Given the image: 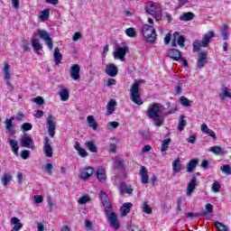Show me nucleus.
Wrapping results in <instances>:
<instances>
[{
    "label": "nucleus",
    "instance_id": "5fc2aeb1",
    "mask_svg": "<svg viewBox=\"0 0 231 231\" xmlns=\"http://www.w3.org/2000/svg\"><path fill=\"white\" fill-rule=\"evenodd\" d=\"M32 102L38 104V106H42V104H44V98H42V97H37L32 99Z\"/></svg>",
    "mask_w": 231,
    "mask_h": 231
},
{
    "label": "nucleus",
    "instance_id": "6ab92c4d",
    "mask_svg": "<svg viewBox=\"0 0 231 231\" xmlns=\"http://www.w3.org/2000/svg\"><path fill=\"white\" fill-rule=\"evenodd\" d=\"M139 174L141 176V183H143V185H147V183H149V173L147 172V168L142 166Z\"/></svg>",
    "mask_w": 231,
    "mask_h": 231
},
{
    "label": "nucleus",
    "instance_id": "bf43d9fd",
    "mask_svg": "<svg viewBox=\"0 0 231 231\" xmlns=\"http://www.w3.org/2000/svg\"><path fill=\"white\" fill-rule=\"evenodd\" d=\"M33 199H34V203L36 204L42 203V201H44V199L41 195L34 196Z\"/></svg>",
    "mask_w": 231,
    "mask_h": 231
},
{
    "label": "nucleus",
    "instance_id": "e2e57ef3",
    "mask_svg": "<svg viewBox=\"0 0 231 231\" xmlns=\"http://www.w3.org/2000/svg\"><path fill=\"white\" fill-rule=\"evenodd\" d=\"M115 163L118 169H122V167H124V161H122V159H116Z\"/></svg>",
    "mask_w": 231,
    "mask_h": 231
},
{
    "label": "nucleus",
    "instance_id": "69168bd1",
    "mask_svg": "<svg viewBox=\"0 0 231 231\" xmlns=\"http://www.w3.org/2000/svg\"><path fill=\"white\" fill-rule=\"evenodd\" d=\"M181 83H178L177 86L175 87V93H177V95L181 94Z\"/></svg>",
    "mask_w": 231,
    "mask_h": 231
},
{
    "label": "nucleus",
    "instance_id": "2f4dec72",
    "mask_svg": "<svg viewBox=\"0 0 231 231\" xmlns=\"http://www.w3.org/2000/svg\"><path fill=\"white\" fill-rule=\"evenodd\" d=\"M54 64L58 66L60 64V60H62V54L60 53V50L59 48L54 49Z\"/></svg>",
    "mask_w": 231,
    "mask_h": 231
},
{
    "label": "nucleus",
    "instance_id": "09e8293b",
    "mask_svg": "<svg viewBox=\"0 0 231 231\" xmlns=\"http://www.w3.org/2000/svg\"><path fill=\"white\" fill-rule=\"evenodd\" d=\"M89 200H90L89 196L85 195L79 198V199L78 200V203H79V205H86V203H88Z\"/></svg>",
    "mask_w": 231,
    "mask_h": 231
},
{
    "label": "nucleus",
    "instance_id": "c85d7f7f",
    "mask_svg": "<svg viewBox=\"0 0 231 231\" xmlns=\"http://www.w3.org/2000/svg\"><path fill=\"white\" fill-rule=\"evenodd\" d=\"M171 143V138L164 139L162 142L161 152L162 156H165L167 151L169 150V144Z\"/></svg>",
    "mask_w": 231,
    "mask_h": 231
},
{
    "label": "nucleus",
    "instance_id": "1a4fd4ad",
    "mask_svg": "<svg viewBox=\"0 0 231 231\" xmlns=\"http://www.w3.org/2000/svg\"><path fill=\"white\" fill-rule=\"evenodd\" d=\"M20 143L22 147H26L27 149H32V151H35V143H33V138L30 135L23 136Z\"/></svg>",
    "mask_w": 231,
    "mask_h": 231
},
{
    "label": "nucleus",
    "instance_id": "f704fd0d",
    "mask_svg": "<svg viewBox=\"0 0 231 231\" xmlns=\"http://www.w3.org/2000/svg\"><path fill=\"white\" fill-rule=\"evenodd\" d=\"M195 15L193 13L191 12H188V13H184L180 16V21H192V19H194Z\"/></svg>",
    "mask_w": 231,
    "mask_h": 231
},
{
    "label": "nucleus",
    "instance_id": "20e7f679",
    "mask_svg": "<svg viewBox=\"0 0 231 231\" xmlns=\"http://www.w3.org/2000/svg\"><path fill=\"white\" fill-rule=\"evenodd\" d=\"M129 53V47L123 43L121 45H117L113 52V57L116 60H121V62H125V55Z\"/></svg>",
    "mask_w": 231,
    "mask_h": 231
},
{
    "label": "nucleus",
    "instance_id": "de8ad7c7",
    "mask_svg": "<svg viewBox=\"0 0 231 231\" xmlns=\"http://www.w3.org/2000/svg\"><path fill=\"white\" fill-rule=\"evenodd\" d=\"M125 33L127 35V37H132V38H134L136 37V31L134 30V28H128L125 30Z\"/></svg>",
    "mask_w": 231,
    "mask_h": 231
},
{
    "label": "nucleus",
    "instance_id": "ea45409f",
    "mask_svg": "<svg viewBox=\"0 0 231 231\" xmlns=\"http://www.w3.org/2000/svg\"><path fill=\"white\" fill-rule=\"evenodd\" d=\"M185 118L184 116H180L179 124H178V130L179 131H183L185 129V125H187V120L183 119Z\"/></svg>",
    "mask_w": 231,
    "mask_h": 231
},
{
    "label": "nucleus",
    "instance_id": "4468645a",
    "mask_svg": "<svg viewBox=\"0 0 231 231\" xmlns=\"http://www.w3.org/2000/svg\"><path fill=\"white\" fill-rule=\"evenodd\" d=\"M47 129L50 136L53 138V136H55L56 126H55V118L51 115H49L47 116Z\"/></svg>",
    "mask_w": 231,
    "mask_h": 231
},
{
    "label": "nucleus",
    "instance_id": "6e6552de",
    "mask_svg": "<svg viewBox=\"0 0 231 231\" xmlns=\"http://www.w3.org/2000/svg\"><path fill=\"white\" fill-rule=\"evenodd\" d=\"M196 187H198V179L196 178V176H193L190 181L188 183V186L186 189V194L188 198H192V194H194V191L196 190Z\"/></svg>",
    "mask_w": 231,
    "mask_h": 231
},
{
    "label": "nucleus",
    "instance_id": "680f3d73",
    "mask_svg": "<svg viewBox=\"0 0 231 231\" xmlns=\"http://www.w3.org/2000/svg\"><path fill=\"white\" fill-rule=\"evenodd\" d=\"M79 156H81V158H86V156H88V152L84 149V148H80L78 151Z\"/></svg>",
    "mask_w": 231,
    "mask_h": 231
},
{
    "label": "nucleus",
    "instance_id": "052dcab7",
    "mask_svg": "<svg viewBox=\"0 0 231 231\" xmlns=\"http://www.w3.org/2000/svg\"><path fill=\"white\" fill-rule=\"evenodd\" d=\"M85 226L88 230H93V223L89 219L85 220Z\"/></svg>",
    "mask_w": 231,
    "mask_h": 231
},
{
    "label": "nucleus",
    "instance_id": "9d476101",
    "mask_svg": "<svg viewBox=\"0 0 231 231\" xmlns=\"http://www.w3.org/2000/svg\"><path fill=\"white\" fill-rule=\"evenodd\" d=\"M50 138L44 137L43 139V152L47 158H53V148L50 143Z\"/></svg>",
    "mask_w": 231,
    "mask_h": 231
},
{
    "label": "nucleus",
    "instance_id": "5701e85b",
    "mask_svg": "<svg viewBox=\"0 0 231 231\" xmlns=\"http://www.w3.org/2000/svg\"><path fill=\"white\" fill-rule=\"evenodd\" d=\"M8 143L12 147L14 154L19 156V142L15 139H8Z\"/></svg>",
    "mask_w": 231,
    "mask_h": 231
},
{
    "label": "nucleus",
    "instance_id": "f3484780",
    "mask_svg": "<svg viewBox=\"0 0 231 231\" xmlns=\"http://www.w3.org/2000/svg\"><path fill=\"white\" fill-rule=\"evenodd\" d=\"M105 73H106L108 77L115 78L118 75V67H116L115 63H108L106 66Z\"/></svg>",
    "mask_w": 231,
    "mask_h": 231
},
{
    "label": "nucleus",
    "instance_id": "f8f14e48",
    "mask_svg": "<svg viewBox=\"0 0 231 231\" xmlns=\"http://www.w3.org/2000/svg\"><path fill=\"white\" fill-rule=\"evenodd\" d=\"M99 198L103 207H105V210H111L113 206L111 205V200H109V197L104 190L99 191Z\"/></svg>",
    "mask_w": 231,
    "mask_h": 231
},
{
    "label": "nucleus",
    "instance_id": "a18cd8bd",
    "mask_svg": "<svg viewBox=\"0 0 231 231\" xmlns=\"http://www.w3.org/2000/svg\"><path fill=\"white\" fill-rule=\"evenodd\" d=\"M215 226H217L218 231H228V227L221 222H215Z\"/></svg>",
    "mask_w": 231,
    "mask_h": 231
},
{
    "label": "nucleus",
    "instance_id": "79ce46f5",
    "mask_svg": "<svg viewBox=\"0 0 231 231\" xmlns=\"http://www.w3.org/2000/svg\"><path fill=\"white\" fill-rule=\"evenodd\" d=\"M210 152H213V154H223V148L219 146H212L209 148Z\"/></svg>",
    "mask_w": 231,
    "mask_h": 231
},
{
    "label": "nucleus",
    "instance_id": "8fccbe9b",
    "mask_svg": "<svg viewBox=\"0 0 231 231\" xmlns=\"http://www.w3.org/2000/svg\"><path fill=\"white\" fill-rule=\"evenodd\" d=\"M205 208H206L207 211L203 212L202 216H207V214H208V212L209 213L212 212V210H214V206L210 203H207L205 205Z\"/></svg>",
    "mask_w": 231,
    "mask_h": 231
},
{
    "label": "nucleus",
    "instance_id": "c9c22d12",
    "mask_svg": "<svg viewBox=\"0 0 231 231\" xmlns=\"http://www.w3.org/2000/svg\"><path fill=\"white\" fill-rule=\"evenodd\" d=\"M220 33H221L224 41L228 40V24L222 25V27L220 28Z\"/></svg>",
    "mask_w": 231,
    "mask_h": 231
},
{
    "label": "nucleus",
    "instance_id": "f257e3e1",
    "mask_svg": "<svg viewBox=\"0 0 231 231\" xmlns=\"http://www.w3.org/2000/svg\"><path fill=\"white\" fill-rule=\"evenodd\" d=\"M148 118L153 120L154 125L162 127L163 125V114L162 113V106L158 103H153L146 111Z\"/></svg>",
    "mask_w": 231,
    "mask_h": 231
},
{
    "label": "nucleus",
    "instance_id": "c756f323",
    "mask_svg": "<svg viewBox=\"0 0 231 231\" xmlns=\"http://www.w3.org/2000/svg\"><path fill=\"white\" fill-rule=\"evenodd\" d=\"M198 159H193L189 161L187 164V172H193L196 167H198Z\"/></svg>",
    "mask_w": 231,
    "mask_h": 231
},
{
    "label": "nucleus",
    "instance_id": "864d4df0",
    "mask_svg": "<svg viewBox=\"0 0 231 231\" xmlns=\"http://www.w3.org/2000/svg\"><path fill=\"white\" fill-rule=\"evenodd\" d=\"M221 189V184L219 182L215 181L211 186V190L213 192H217Z\"/></svg>",
    "mask_w": 231,
    "mask_h": 231
},
{
    "label": "nucleus",
    "instance_id": "a211bd4d",
    "mask_svg": "<svg viewBox=\"0 0 231 231\" xmlns=\"http://www.w3.org/2000/svg\"><path fill=\"white\" fill-rule=\"evenodd\" d=\"M213 37H216V33L213 31H209L203 36L200 46L202 48H207L208 44H210V41L213 39Z\"/></svg>",
    "mask_w": 231,
    "mask_h": 231
},
{
    "label": "nucleus",
    "instance_id": "bb28decb",
    "mask_svg": "<svg viewBox=\"0 0 231 231\" xmlns=\"http://www.w3.org/2000/svg\"><path fill=\"white\" fill-rule=\"evenodd\" d=\"M116 106V100L110 99L106 105V115H113L115 113Z\"/></svg>",
    "mask_w": 231,
    "mask_h": 231
},
{
    "label": "nucleus",
    "instance_id": "4c0bfd02",
    "mask_svg": "<svg viewBox=\"0 0 231 231\" xmlns=\"http://www.w3.org/2000/svg\"><path fill=\"white\" fill-rule=\"evenodd\" d=\"M86 147H88V151H90V152H97L98 148H97V145H95V142L94 141H88L85 143Z\"/></svg>",
    "mask_w": 231,
    "mask_h": 231
},
{
    "label": "nucleus",
    "instance_id": "ddd939ff",
    "mask_svg": "<svg viewBox=\"0 0 231 231\" xmlns=\"http://www.w3.org/2000/svg\"><path fill=\"white\" fill-rule=\"evenodd\" d=\"M93 172H95V169H93V167L84 168L79 170V178L86 181V180H89V178L93 176Z\"/></svg>",
    "mask_w": 231,
    "mask_h": 231
},
{
    "label": "nucleus",
    "instance_id": "49530a36",
    "mask_svg": "<svg viewBox=\"0 0 231 231\" xmlns=\"http://www.w3.org/2000/svg\"><path fill=\"white\" fill-rule=\"evenodd\" d=\"M180 102L184 107H190V101H189V98L182 96L180 97Z\"/></svg>",
    "mask_w": 231,
    "mask_h": 231
},
{
    "label": "nucleus",
    "instance_id": "39448f33",
    "mask_svg": "<svg viewBox=\"0 0 231 231\" xmlns=\"http://www.w3.org/2000/svg\"><path fill=\"white\" fill-rule=\"evenodd\" d=\"M130 98L134 104L142 106L143 101L140 98V81H135L130 89Z\"/></svg>",
    "mask_w": 231,
    "mask_h": 231
},
{
    "label": "nucleus",
    "instance_id": "603ef678",
    "mask_svg": "<svg viewBox=\"0 0 231 231\" xmlns=\"http://www.w3.org/2000/svg\"><path fill=\"white\" fill-rule=\"evenodd\" d=\"M33 127V125H32V124L30 123H23L21 126V130L22 131H32V128Z\"/></svg>",
    "mask_w": 231,
    "mask_h": 231
},
{
    "label": "nucleus",
    "instance_id": "f03ea898",
    "mask_svg": "<svg viewBox=\"0 0 231 231\" xmlns=\"http://www.w3.org/2000/svg\"><path fill=\"white\" fill-rule=\"evenodd\" d=\"M147 14L152 15L157 21H162V5L156 2H147L144 6Z\"/></svg>",
    "mask_w": 231,
    "mask_h": 231
},
{
    "label": "nucleus",
    "instance_id": "338daca9",
    "mask_svg": "<svg viewBox=\"0 0 231 231\" xmlns=\"http://www.w3.org/2000/svg\"><path fill=\"white\" fill-rule=\"evenodd\" d=\"M13 8H15V10L19 9L20 4L19 0H11Z\"/></svg>",
    "mask_w": 231,
    "mask_h": 231
},
{
    "label": "nucleus",
    "instance_id": "7c9ffc66",
    "mask_svg": "<svg viewBox=\"0 0 231 231\" xmlns=\"http://www.w3.org/2000/svg\"><path fill=\"white\" fill-rule=\"evenodd\" d=\"M31 41L34 51H41V50H42V44H41V41L39 39L32 38Z\"/></svg>",
    "mask_w": 231,
    "mask_h": 231
},
{
    "label": "nucleus",
    "instance_id": "3c124183",
    "mask_svg": "<svg viewBox=\"0 0 231 231\" xmlns=\"http://www.w3.org/2000/svg\"><path fill=\"white\" fill-rule=\"evenodd\" d=\"M143 212H144V214H152V208H151V207L144 202L143 206Z\"/></svg>",
    "mask_w": 231,
    "mask_h": 231
},
{
    "label": "nucleus",
    "instance_id": "a19ab883",
    "mask_svg": "<svg viewBox=\"0 0 231 231\" xmlns=\"http://www.w3.org/2000/svg\"><path fill=\"white\" fill-rule=\"evenodd\" d=\"M220 171L223 172V174L229 176V174H231V166L228 164H224L220 167Z\"/></svg>",
    "mask_w": 231,
    "mask_h": 231
},
{
    "label": "nucleus",
    "instance_id": "dca6fc26",
    "mask_svg": "<svg viewBox=\"0 0 231 231\" xmlns=\"http://www.w3.org/2000/svg\"><path fill=\"white\" fill-rule=\"evenodd\" d=\"M69 75L72 80H79L80 79V65L75 64L69 69Z\"/></svg>",
    "mask_w": 231,
    "mask_h": 231
},
{
    "label": "nucleus",
    "instance_id": "72a5a7b5",
    "mask_svg": "<svg viewBox=\"0 0 231 231\" xmlns=\"http://www.w3.org/2000/svg\"><path fill=\"white\" fill-rule=\"evenodd\" d=\"M87 121L88 123L89 127H91L93 131H97L98 125L97 124V121H95V117L93 116H88L87 117Z\"/></svg>",
    "mask_w": 231,
    "mask_h": 231
},
{
    "label": "nucleus",
    "instance_id": "37998d69",
    "mask_svg": "<svg viewBox=\"0 0 231 231\" xmlns=\"http://www.w3.org/2000/svg\"><path fill=\"white\" fill-rule=\"evenodd\" d=\"M50 17V9H45L41 13L40 19L41 21H48Z\"/></svg>",
    "mask_w": 231,
    "mask_h": 231
},
{
    "label": "nucleus",
    "instance_id": "13d9d810",
    "mask_svg": "<svg viewBox=\"0 0 231 231\" xmlns=\"http://www.w3.org/2000/svg\"><path fill=\"white\" fill-rule=\"evenodd\" d=\"M29 156H30V151L28 150L22 151L21 158H23V160H28Z\"/></svg>",
    "mask_w": 231,
    "mask_h": 231
},
{
    "label": "nucleus",
    "instance_id": "0eeeda50",
    "mask_svg": "<svg viewBox=\"0 0 231 231\" xmlns=\"http://www.w3.org/2000/svg\"><path fill=\"white\" fill-rule=\"evenodd\" d=\"M38 35L40 39H42V41H44L49 50H53V40H51V36H50V32L44 30H38Z\"/></svg>",
    "mask_w": 231,
    "mask_h": 231
},
{
    "label": "nucleus",
    "instance_id": "423d86ee",
    "mask_svg": "<svg viewBox=\"0 0 231 231\" xmlns=\"http://www.w3.org/2000/svg\"><path fill=\"white\" fill-rule=\"evenodd\" d=\"M105 213L108 217V223H110V226H112L114 230H118V228H120V222L118 221V217H116V214L109 209H105Z\"/></svg>",
    "mask_w": 231,
    "mask_h": 231
},
{
    "label": "nucleus",
    "instance_id": "aec40b11",
    "mask_svg": "<svg viewBox=\"0 0 231 231\" xmlns=\"http://www.w3.org/2000/svg\"><path fill=\"white\" fill-rule=\"evenodd\" d=\"M131 208H133V203L125 202L123 204V206L120 208L122 217H125V216L131 212Z\"/></svg>",
    "mask_w": 231,
    "mask_h": 231
},
{
    "label": "nucleus",
    "instance_id": "7ed1b4c3",
    "mask_svg": "<svg viewBox=\"0 0 231 231\" xmlns=\"http://www.w3.org/2000/svg\"><path fill=\"white\" fill-rule=\"evenodd\" d=\"M142 35L147 42H154L156 41V29L152 25L145 23L142 26Z\"/></svg>",
    "mask_w": 231,
    "mask_h": 231
},
{
    "label": "nucleus",
    "instance_id": "a878e982",
    "mask_svg": "<svg viewBox=\"0 0 231 231\" xmlns=\"http://www.w3.org/2000/svg\"><path fill=\"white\" fill-rule=\"evenodd\" d=\"M11 223L12 225H14V226L11 231H19L21 230V228H23V224L21 223V219H19L18 217H12Z\"/></svg>",
    "mask_w": 231,
    "mask_h": 231
},
{
    "label": "nucleus",
    "instance_id": "6e6d98bb",
    "mask_svg": "<svg viewBox=\"0 0 231 231\" xmlns=\"http://www.w3.org/2000/svg\"><path fill=\"white\" fill-rule=\"evenodd\" d=\"M48 206L50 208V210H53L57 207V202L55 200H52L51 199H50L48 200Z\"/></svg>",
    "mask_w": 231,
    "mask_h": 231
},
{
    "label": "nucleus",
    "instance_id": "e433bc0d",
    "mask_svg": "<svg viewBox=\"0 0 231 231\" xmlns=\"http://www.w3.org/2000/svg\"><path fill=\"white\" fill-rule=\"evenodd\" d=\"M1 181L4 185V187H7L8 183H10V181H12V174L5 173L1 179Z\"/></svg>",
    "mask_w": 231,
    "mask_h": 231
},
{
    "label": "nucleus",
    "instance_id": "b1692460",
    "mask_svg": "<svg viewBox=\"0 0 231 231\" xmlns=\"http://www.w3.org/2000/svg\"><path fill=\"white\" fill-rule=\"evenodd\" d=\"M221 93L218 94L220 100H225V98H231V92L228 91V88L222 86L220 88Z\"/></svg>",
    "mask_w": 231,
    "mask_h": 231
},
{
    "label": "nucleus",
    "instance_id": "2eb2a0df",
    "mask_svg": "<svg viewBox=\"0 0 231 231\" xmlns=\"http://www.w3.org/2000/svg\"><path fill=\"white\" fill-rule=\"evenodd\" d=\"M14 119L15 118L14 116H12L11 118L6 119L5 121L6 133L8 134H10V136H14V134H15V125H14Z\"/></svg>",
    "mask_w": 231,
    "mask_h": 231
},
{
    "label": "nucleus",
    "instance_id": "412c9836",
    "mask_svg": "<svg viewBox=\"0 0 231 231\" xmlns=\"http://www.w3.org/2000/svg\"><path fill=\"white\" fill-rule=\"evenodd\" d=\"M205 64H207V52H200L197 60V68H205Z\"/></svg>",
    "mask_w": 231,
    "mask_h": 231
},
{
    "label": "nucleus",
    "instance_id": "473e14b6",
    "mask_svg": "<svg viewBox=\"0 0 231 231\" xmlns=\"http://www.w3.org/2000/svg\"><path fill=\"white\" fill-rule=\"evenodd\" d=\"M60 97L62 102H68L69 100V91L66 88H61L60 90Z\"/></svg>",
    "mask_w": 231,
    "mask_h": 231
},
{
    "label": "nucleus",
    "instance_id": "393cba45",
    "mask_svg": "<svg viewBox=\"0 0 231 231\" xmlns=\"http://www.w3.org/2000/svg\"><path fill=\"white\" fill-rule=\"evenodd\" d=\"M97 178L100 181V183H104V181H106V169H104V167L97 168Z\"/></svg>",
    "mask_w": 231,
    "mask_h": 231
},
{
    "label": "nucleus",
    "instance_id": "58836bf2",
    "mask_svg": "<svg viewBox=\"0 0 231 231\" xmlns=\"http://www.w3.org/2000/svg\"><path fill=\"white\" fill-rule=\"evenodd\" d=\"M3 71H4L5 79L10 80L11 79L10 65L8 63H5Z\"/></svg>",
    "mask_w": 231,
    "mask_h": 231
},
{
    "label": "nucleus",
    "instance_id": "cd10ccee",
    "mask_svg": "<svg viewBox=\"0 0 231 231\" xmlns=\"http://www.w3.org/2000/svg\"><path fill=\"white\" fill-rule=\"evenodd\" d=\"M172 171L173 174H178V172L181 171V161L180 160V157L172 162Z\"/></svg>",
    "mask_w": 231,
    "mask_h": 231
},
{
    "label": "nucleus",
    "instance_id": "c03bdc74",
    "mask_svg": "<svg viewBox=\"0 0 231 231\" xmlns=\"http://www.w3.org/2000/svg\"><path fill=\"white\" fill-rule=\"evenodd\" d=\"M42 169L44 172H47V174H51V171H53V164H51V162H48L42 166Z\"/></svg>",
    "mask_w": 231,
    "mask_h": 231
},
{
    "label": "nucleus",
    "instance_id": "774afa93",
    "mask_svg": "<svg viewBox=\"0 0 231 231\" xmlns=\"http://www.w3.org/2000/svg\"><path fill=\"white\" fill-rule=\"evenodd\" d=\"M122 192H125L126 194H133V189L131 187H125V189H122Z\"/></svg>",
    "mask_w": 231,
    "mask_h": 231
},
{
    "label": "nucleus",
    "instance_id": "4be33fe9",
    "mask_svg": "<svg viewBox=\"0 0 231 231\" xmlns=\"http://www.w3.org/2000/svg\"><path fill=\"white\" fill-rule=\"evenodd\" d=\"M168 57L173 60H181V52L178 49H171L168 51Z\"/></svg>",
    "mask_w": 231,
    "mask_h": 231
},
{
    "label": "nucleus",
    "instance_id": "9b49d317",
    "mask_svg": "<svg viewBox=\"0 0 231 231\" xmlns=\"http://www.w3.org/2000/svg\"><path fill=\"white\" fill-rule=\"evenodd\" d=\"M180 45V48L185 47V37L183 35H180V32H176L173 33V40L171 42V46L176 48V46Z\"/></svg>",
    "mask_w": 231,
    "mask_h": 231
},
{
    "label": "nucleus",
    "instance_id": "0e129e2a",
    "mask_svg": "<svg viewBox=\"0 0 231 231\" xmlns=\"http://www.w3.org/2000/svg\"><path fill=\"white\" fill-rule=\"evenodd\" d=\"M171 37H172V34L171 32H168L164 37V44H169L171 42Z\"/></svg>",
    "mask_w": 231,
    "mask_h": 231
},
{
    "label": "nucleus",
    "instance_id": "4d7b16f0",
    "mask_svg": "<svg viewBox=\"0 0 231 231\" xmlns=\"http://www.w3.org/2000/svg\"><path fill=\"white\" fill-rule=\"evenodd\" d=\"M181 203H183V197H180L177 199V210H179V212H181V210H183L181 208Z\"/></svg>",
    "mask_w": 231,
    "mask_h": 231
}]
</instances>
